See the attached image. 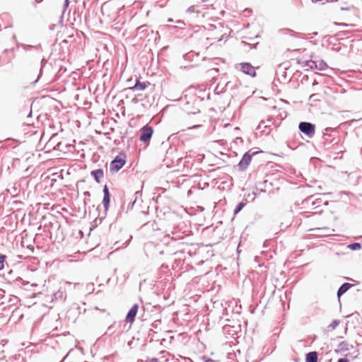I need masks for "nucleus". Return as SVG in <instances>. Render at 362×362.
Segmentation results:
<instances>
[{
    "label": "nucleus",
    "instance_id": "a19ab883",
    "mask_svg": "<svg viewBox=\"0 0 362 362\" xmlns=\"http://www.w3.org/2000/svg\"><path fill=\"white\" fill-rule=\"evenodd\" d=\"M194 9H195V6H189L188 8L187 11L188 12H194Z\"/></svg>",
    "mask_w": 362,
    "mask_h": 362
},
{
    "label": "nucleus",
    "instance_id": "a211bd4d",
    "mask_svg": "<svg viewBox=\"0 0 362 362\" xmlns=\"http://www.w3.org/2000/svg\"><path fill=\"white\" fill-rule=\"evenodd\" d=\"M273 124L272 119H268L267 120H262L258 127H257V129L260 130L261 132H264L265 129L270 127Z\"/></svg>",
    "mask_w": 362,
    "mask_h": 362
},
{
    "label": "nucleus",
    "instance_id": "412c9836",
    "mask_svg": "<svg viewBox=\"0 0 362 362\" xmlns=\"http://www.w3.org/2000/svg\"><path fill=\"white\" fill-rule=\"evenodd\" d=\"M338 347L341 351H347L350 349V345L346 341L340 342L338 345ZM351 348H353L352 345H351Z\"/></svg>",
    "mask_w": 362,
    "mask_h": 362
},
{
    "label": "nucleus",
    "instance_id": "b1692460",
    "mask_svg": "<svg viewBox=\"0 0 362 362\" xmlns=\"http://www.w3.org/2000/svg\"><path fill=\"white\" fill-rule=\"evenodd\" d=\"M280 33H281L283 35H286V36H288V37H292L293 34V30H291V29H288V28H284V29H281L279 30Z\"/></svg>",
    "mask_w": 362,
    "mask_h": 362
},
{
    "label": "nucleus",
    "instance_id": "f03ea898",
    "mask_svg": "<svg viewBox=\"0 0 362 362\" xmlns=\"http://www.w3.org/2000/svg\"><path fill=\"white\" fill-rule=\"evenodd\" d=\"M290 69V66H288V62H284L279 65L278 69L276 71V75L278 77V79L283 83L290 82L294 73L291 74V76L288 78L287 71Z\"/></svg>",
    "mask_w": 362,
    "mask_h": 362
},
{
    "label": "nucleus",
    "instance_id": "e433bc0d",
    "mask_svg": "<svg viewBox=\"0 0 362 362\" xmlns=\"http://www.w3.org/2000/svg\"><path fill=\"white\" fill-rule=\"evenodd\" d=\"M93 286H94L93 284H88L86 286L87 291H88L89 293L93 292L94 291Z\"/></svg>",
    "mask_w": 362,
    "mask_h": 362
},
{
    "label": "nucleus",
    "instance_id": "c03bdc74",
    "mask_svg": "<svg viewBox=\"0 0 362 362\" xmlns=\"http://www.w3.org/2000/svg\"><path fill=\"white\" fill-rule=\"evenodd\" d=\"M158 321H155L153 324H152V327L155 329H157L158 328Z\"/></svg>",
    "mask_w": 362,
    "mask_h": 362
},
{
    "label": "nucleus",
    "instance_id": "6ab92c4d",
    "mask_svg": "<svg viewBox=\"0 0 362 362\" xmlns=\"http://www.w3.org/2000/svg\"><path fill=\"white\" fill-rule=\"evenodd\" d=\"M318 355L316 351H310L306 354L305 362H317Z\"/></svg>",
    "mask_w": 362,
    "mask_h": 362
},
{
    "label": "nucleus",
    "instance_id": "72a5a7b5",
    "mask_svg": "<svg viewBox=\"0 0 362 362\" xmlns=\"http://www.w3.org/2000/svg\"><path fill=\"white\" fill-rule=\"evenodd\" d=\"M261 152L262 151H254V149L252 148V149H250L248 151H247L246 153L250 154V158H252L253 156H255L257 153H261Z\"/></svg>",
    "mask_w": 362,
    "mask_h": 362
},
{
    "label": "nucleus",
    "instance_id": "4468645a",
    "mask_svg": "<svg viewBox=\"0 0 362 362\" xmlns=\"http://www.w3.org/2000/svg\"><path fill=\"white\" fill-rule=\"evenodd\" d=\"M325 194H315V198H314V202H315V206H314V209H317L318 208H320L322 204H323V205L325 206H327L328 204V202L327 201H323L321 198V196L322 195H325Z\"/></svg>",
    "mask_w": 362,
    "mask_h": 362
},
{
    "label": "nucleus",
    "instance_id": "39448f33",
    "mask_svg": "<svg viewBox=\"0 0 362 362\" xmlns=\"http://www.w3.org/2000/svg\"><path fill=\"white\" fill-rule=\"evenodd\" d=\"M298 129L309 138H312L315 133V125L308 122H301L298 124Z\"/></svg>",
    "mask_w": 362,
    "mask_h": 362
},
{
    "label": "nucleus",
    "instance_id": "a878e982",
    "mask_svg": "<svg viewBox=\"0 0 362 362\" xmlns=\"http://www.w3.org/2000/svg\"><path fill=\"white\" fill-rule=\"evenodd\" d=\"M245 206V203L243 202L238 203L234 209L233 214L235 215L238 214L244 208Z\"/></svg>",
    "mask_w": 362,
    "mask_h": 362
},
{
    "label": "nucleus",
    "instance_id": "6e6d98bb",
    "mask_svg": "<svg viewBox=\"0 0 362 362\" xmlns=\"http://www.w3.org/2000/svg\"><path fill=\"white\" fill-rule=\"evenodd\" d=\"M323 209H320L319 211H316L315 213L322 212Z\"/></svg>",
    "mask_w": 362,
    "mask_h": 362
},
{
    "label": "nucleus",
    "instance_id": "f704fd0d",
    "mask_svg": "<svg viewBox=\"0 0 362 362\" xmlns=\"http://www.w3.org/2000/svg\"><path fill=\"white\" fill-rule=\"evenodd\" d=\"M40 47H41L40 44H38L36 46H34V47L35 49H38ZM23 47L24 48V49L28 50V49H30L31 47H33V46L29 45H23Z\"/></svg>",
    "mask_w": 362,
    "mask_h": 362
},
{
    "label": "nucleus",
    "instance_id": "09e8293b",
    "mask_svg": "<svg viewBox=\"0 0 362 362\" xmlns=\"http://www.w3.org/2000/svg\"><path fill=\"white\" fill-rule=\"evenodd\" d=\"M132 343H133V340H131V341H128L127 345L131 347L132 345Z\"/></svg>",
    "mask_w": 362,
    "mask_h": 362
},
{
    "label": "nucleus",
    "instance_id": "9d476101",
    "mask_svg": "<svg viewBox=\"0 0 362 362\" xmlns=\"http://www.w3.org/2000/svg\"><path fill=\"white\" fill-rule=\"evenodd\" d=\"M103 192V194H104L103 199V204L104 206V211L106 213L108 210L110 203V198H111L110 192L109 189L106 185L104 186Z\"/></svg>",
    "mask_w": 362,
    "mask_h": 362
},
{
    "label": "nucleus",
    "instance_id": "473e14b6",
    "mask_svg": "<svg viewBox=\"0 0 362 362\" xmlns=\"http://www.w3.org/2000/svg\"><path fill=\"white\" fill-rule=\"evenodd\" d=\"M141 194H142V192L141 191H136L134 194V201H135L136 202H137V201L141 199Z\"/></svg>",
    "mask_w": 362,
    "mask_h": 362
},
{
    "label": "nucleus",
    "instance_id": "6e6552de",
    "mask_svg": "<svg viewBox=\"0 0 362 362\" xmlns=\"http://www.w3.org/2000/svg\"><path fill=\"white\" fill-rule=\"evenodd\" d=\"M252 158H250V154L245 153L241 160L238 163L237 166L238 167L240 170L244 171L247 168Z\"/></svg>",
    "mask_w": 362,
    "mask_h": 362
},
{
    "label": "nucleus",
    "instance_id": "a18cd8bd",
    "mask_svg": "<svg viewBox=\"0 0 362 362\" xmlns=\"http://www.w3.org/2000/svg\"><path fill=\"white\" fill-rule=\"evenodd\" d=\"M4 293H5V291L2 289H0V298H4L5 297Z\"/></svg>",
    "mask_w": 362,
    "mask_h": 362
},
{
    "label": "nucleus",
    "instance_id": "393cba45",
    "mask_svg": "<svg viewBox=\"0 0 362 362\" xmlns=\"http://www.w3.org/2000/svg\"><path fill=\"white\" fill-rule=\"evenodd\" d=\"M339 320H334L327 327L329 330H334L340 324Z\"/></svg>",
    "mask_w": 362,
    "mask_h": 362
},
{
    "label": "nucleus",
    "instance_id": "aec40b11",
    "mask_svg": "<svg viewBox=\"0 0 362 362\" xmlns=\"http://www.w3.org/2000/svg\"><path fill=\"white\" fill-rule=\"evenodd\" d=\"M199 57V54L198 52H195L194 51H191L187 54H185L183 57L185 60L193 62L194 61V58H198ZM195 62H197L195 60Z\"/></svg>",
    "mask_w": 362,
    "mask_h": 362
},
{
    "label": "nucleus",
    "instance_id": "cd10ccee",
    "mask_svg": "<svg viewBox=\"0 0 362 362\" xmlns=\"http://www.w3.org/2000/svg\"><path fill=\"white\" fill-rule=\"evenodd\" d=\"M306 213H307L306 211H299L298 212V215L296 216V219H295L296 225V224H298V225H300L301 224L302 218L300 217V216H305Z\"/></svg>",
    "mask_w": 362,
    "mask_h": 362
},
{
    "label": "nucleus",
    "instance_id": "ddd939ff",
    "mask_svg": "<svg viewBox=\"0 0 362 362\" xmlns=\"http://www.w3.org/2000/svg\"><path fill=\"white\" fill-rule=\"evenodd\" d=\"M90 175L93 177L94 180L97 183H100L101 179L104 177V173L103 169L99 168L92 170L90 172Z\"/></svg>",
    "mask_w": 362,
    "mask_h": 362
},
{
    "label": "nucleus",
    "instance_id": "7c9ffc66",
    "mask_svg": "<svg viewBox=\"0 0 362 362\" xmlns=\"http://www.w3.org/2000/svg\"><path fill=\"white\" fill-rule=\"evenodd\" d=\"M115 332V325L112 324L107 327L106 334L112 335Z\"/></svg>",
    "mask_w": 362,
    "mask_h": 362
},
{
    "label": "nucleus",
    "instance_id": "5701e85b",
    "mask_svg": "<svg viewBox=\"0 0 362 362\" xmlns=\"http://www.w3.org/2000/svg\"><path fill=\"white\" fill-rule=\"evenodd\" d=\"M47 63V59H45V58L42 59L41 62H40L41 66H40V73H39L37 78L36 79L35 83H36L39 80V78L41 77V76L42 74L43 68L45 66Z\"/></svg>",
    "mask_w": 362,
    "mask_h": 362
},
{
    "label": "nucleus",
    "instance_id": "49530a36",
    "mask_svg": "<svg viewBox=\"0 0 362 362\" xmlns=\"http://www.w3.org/2000/svg\"><path fill=\"white\" fill-rule=\"evenodd\" d=\"M132 236H130V238H129L128 240H127L125 243H124V247H126V246L129 244V243L130 240L132 239Z\"/></svg>",
    "mask_w": 362,
    "mask_h": 362
},
{
    "label": "nucleus",
    "instance_id": "58836bf2",
    "mask_svg": "<svg viewBox=\"0 0 362 362\" xmlns=\"http://www.w3.org/2000/svg\"><path fill=\"white\" fill-rule=\"evenodd\" d=\"M21 282L23 284V285H24V286H25V285H28V284H29V282H25V281H23V280L21 278H20V277H18V278H17V279H16V283L17 284H18V283H21Z\"/></svg>",
    "mask_w": 362,
    "mask_h": 362
},
{
    "label": "nucleus",
    "instance_id": "f257e3e1",
    "mask_svg": "<svg viewBox=\"0 0 362 362\" xmlns=\"http://www.w3.org/2000/svg\"><path fill=\"white\" fill-rule=\"evenodd\" d=\"M310 57L311 56L309 54V53H307L304 54L303 59H299L297 57L296 60L297 64L301 65L302 66H308L312 69L315 68L320 71L327 69L328 66L323 60L316 61L309 59Z\"/></svg>",
    "mask_w": 362,
    "mask_h": 362
},
{
    "label": "nucleus",
    "instance_id": "c756f323",
    "mask_svg": "<svg viewBox=\"0 0 362 362\" xmlns=\"http://www.w3.org/2000/svg\"><path fill=\"white\" fill-rule=\"evenodd\" d=\"M6 259V256L3 254H0V270L4 269V262Z\"/></svg>",
    "mask_w": 362,
    "mask_h": 362
},
{
    "label": "nucleus",
    "instance_id": "9b49d317",
    "mask_svg": "<svg viewBox=\"0 0 362 362\" xmlns=\"http://www.w3.org/2000/svg\"><path fill=\"white\" fill-rule=\"evenodd\" d=\"M114 3L111 1H107L102 4L101 6V13L103 16H107V17H111L110 11L114 8Z\"/></svg>",
    "mask_w": 362,
    "mask_h": 362
},
{
    "label": "nucleus",
    "instance_id": "c85d7f7f",
    "mask_svg": "<svg viewBox=\"0 0 362 362\" xmlns=\"http://www.w3.org/2000/svg\"><path fill=\"white\" fill-rule=\"evenodd\" d=\"M307 189H310V187L299 186L297 188H296V194H303Z\"/></svg>",
    "mask_w": 362,
    "mask_h": 362
},
{
    "label": "nucleus",
    "instance_id": "79ce46f5",
    "mask_svg": "<svg viewBox=\"0 0 362 362\" xmlns=\"http://www.w3.org/2000/svg\"><path fill=\"white\" fill-rule=\"evenodd\" d=\"M69 0H65L64 4V9L67 8L69 6Z\"/></svg>",
    "mask_w": 362,
    "mask_h": 362
},
{
    "label": "nucleus",
    "instance_id": "8fccbe9b",
    "mask_svg": "<svg viewBox=\"0 0 362 362\" xmlns=\"http://www.w3.org/2000/svg\"><path fill=\"white\" fill-rule=\"evenodd\" d=\"M176 23H178V24H183L184 23V22L182 21H181V20L177 21Z\"/></svg>",
    "mask_w": 362,
    "mask_h": 362
},
{
    "label": "nucleus",
    "instance_id": "c9c22d12",
    "mask_svg": "<svg viewBox=\"0 0 362 362\" xmlns=\"http://www.w3.org/2000/svg\"><path fill=\"white\" fill-rule=\"evenodd\" d=\"M8 302L11 304L14 305L18 302V298L16 296H13V297L8 296Z\"/></svg>",
    "mask_w": 362,
    "mask_h": 362
},
{
    "label": "nucleus",
    "instance_id": "de8ad7c7",
    "mask_svg": "<svg viewBox=\"0 0 362 362\" xmlns=\"http://www.w3.org/2000/svg\"><path fill=\"white\" fill-rule=\"evenodd\" d=\"M151 362H158V359L157 358H153L151 360Z\"/></svg>",
    "mask_w": 362,
    "mask_h": 362
},
{
    "label": "nucleus",
    "instance_id": "2eb2a0df",
    "mask_svg": "<svg viewBox=\"0 0 362 362\" xmlns=\"http://www.w3.org/2000/svg\"><path fill=\"white\" fill-rule=\"evenodd\" d=\"M149 84V82H141L137 78L134 86L129 88V89L132 90H144L147 87V85Z\"/></svg>",
    "mask_w": 362,
    "mask_h": 362
},
{
    "label": "nucleus",
    "instance_id": "bb28decb",
    "mask_svg": "<svg viewBox=\"0 0 362 362\" xmlns=\"http://www.w3.org/2000/svg\"><path fill=\"white\" fill-rule=\"evenodd\" d=\"M148 30V26L146 25H143L139 26L137 28V34H144L146 35Z\"/></svg>",
    "mask_w": 362,
    "mask_h": 362
},
{
    "label": "nucleus",
    "instance_id": "dca6fc26",
    "mask_svg": "<svg viewBox=\"0 0 362 362\" xmlns=\"http://www.w3.org/2000/svg\"><path fill=\"white\" fill-rule=\"evenodd\" d=\"M353 286V284L350 283H344L337 291V297L339 298L342 295H344L349 289H350Z\"/></svg>",
    "mask_w": 362,
    "mask_h": 362
},
{
    "label": "nucleus",
    "instance_id": "0eeeda50",
    "mask_svg": "<svg viewBox=\"0 0 362 362\" xmlns=\"http://www.w3.org/2000/svg\"><path fill=\"white\" fill-rule=\"evenodd\" d=\"M239 67L240 70L247 75H249L252 77H255L257 75L255 68L249 62H243L238 64L236 66V68L238 69Z\"/></svg>",
    "mask_w": 362,
    "mask_h": 362
},
{
    "label": "nucleus",
    "instance_id": "423d86ee",
    "mask_svg": "<svg viewBox=\"0 0 362 362\" xmlns=\"http://www.w3.org/2000/svg\"><path fill=\"white\" fill-rule=\"evenodd\" d=\"M153 134V127L148 124H146L140 129L139 140L144 144L148 143Z\"/></svg>",
    "mask_w": 362,
    "mask_h": 362
},
{
    "label": "nucleus",
    "instance_id": "4be33fe9",
    "mask_svg": "<svg viewBox=\"0 0 362 362\" xmlns=\"http://www.w3.org/2000/svg\"><path fill=\"white\" fill-rule=\"evenodd\" d=\"M348 248H349L351 250H359L361 249V245L359 243H352L347 246Z\"/></svg>",
    "mask_w": 362,
    "mask_h": 362
},
{
    "label": "nucleus",
    "instance_id": "603ef678",
    "mask_svg": "<svg viewBox=\"0 0 362 362\" xmlns=\"http://www.w3.org/2000/svg\"><path fill=\"white\" fill-rule=\"evenodd\" d=\"M168 22H169V23L173 22V20L172 18H168Z\"/></svg>",
    "mask_w": 362,
    "mask_h": 362
},
{
    "label": "nucleus",
    "instance_id": "4c0bfd02",
    "mask_svg": "<svg viewBox=\"0 0 362 362\" xmlns=\"http://www.w3.org/2000/svg\"><path fill=\"white\" fill-rule=\"evenodd\" d=\"M136 202L134 200L132 201H130V202L129 203L128 206H127V210H131L133 209L134 204H136Z\"/></svg>",
    "mask_w": 362,
    "mask_h": 362
},
{
    "label": "nucleus",
    "instance_id": "4d7b16f0",
    "mask_svg": "<svg viewBox=\"0 0 362 362\" xmlns=\"http://www.w3.org/2000/svg\"><path fill=\"white\" fill-rule=\"evenodd\" d=\"M31 115H32V112L30 111V112H29V114H28V117L31 116Z\"/></svg>",
    "mask_w": 362,
    "mask_h": 362
},
{
    "label": "nucleus",
    "instance_id": "13d9d810",
    "mask_svg": "<svg viewBox=\"0 0 362 362\" xmlns=\"http://www.w3.org/2000/svg\"><path fill=\"white\" fill-rule=\"evenodd\" d=\"M208 362H214V361L210 359V360L208 361Z\"/></svg>",
    "mask_w": 362,
    "mask_h": 362
},
{
    "label": "nucleus",
    "instance_id": "f8f14e48",
    "mask_svg": "<svg viewBox=\"0 0 362 362\" xmlns=\"http://www.w3.org/2000/svg\"><path fill=\"white\" fill-rule=\"evenodd\" d=\"M314 195H308L306 198L301 200V204L306 209H314Z\"/></svg>",
    "mask_w": 362,
    "mask_h": 362
},
{
    "label": "nucleus",
    "instance_id": "864d4df0",
    "mask_svg": "<svg viewBox=\"0 0 362 362\" xmlns=\"http://www.w3.org/2000/svg\"><path fill=\"white\" fill-rule=\"evenodd\" d=\"M299 201H300L299 199H298V200H297V201H296V205H299V203H298V202H299Z\"/></svg>",
    "mask_w": 362,
    "mask_h": 362
},
{
    "label": "nucleus",
    "instance_id": "f3484780",
    "mask_svg": "<svg viewBox=\"0 0 362 362\" xmlns=\"http://www.w3.org/2000/svg\"><path fill=\"white\" fill-rule=\"evenodd\" d=\"M66 298V291L60 288L54 293L52 300H64Z\"/></svg>",
    "mask_w": 362,
    "mask_h": 362
},
{
    "label": "nucleus",
    "instance_id": "5fc2aeb1",
    "mask_svg": "<svg viewBox=\"0 0 362 362\" xmlns=\"http://www.w3.org/2000/svg\"><path fill=\"white\" fill-rule=\"evenodd\" d=\"M312 35H313V36H315V35H317V33H316V32H315V33H313Z\"/></svg>",
    "mask_w": 362,
    "mask_h": 362
},
{
    "label": "nucleus",
    "instance_id": "ea45409f",
    "mask_svg": "<svg viewBox=\"0 0 362 362\" xmlns=\"http://www.w3.org/2000/svg\"><path fill=\"white\" fill-rule=\"evenodd\" d=\"M337 362H349L346 358H341Z\"/></svg>",
    "mask_w": 362,
    "mask_h": 362
},
{
    "label": "nucleus",
    "instance_id": "2f4dec72",
    "mask_svg": "<svg viewBox=\"0 0 362 362\" xmlns=\"http://www.w3.org/2000/svg\"><path fill=\"white\" fill-rule=\"evenodd\" d=\"M341 11H352L354 13L357 12L356 8L354 6H350L348 7H341Z\"/></svg>",
    "mask_w": 362,
    "mask_h": 362
},
{
    "label": "nucleus",
    "instance_id": "20e7f679",
    "mask_svg": "<svg viewBox=\"0 0 362 362\" xmlns=\"http://www.w3.org/2000/svg\"><path fill=\"white\" fill-rule=\"evenodd\" d=\"M310 45L311 42L304 38L302 33L296 32V53L301 50L305 52V54L308 53L307 49Z\"/></svg>",
    "mask_w": 362,
    "mask_h": 362
},
{
    "label": "nucleus",
    "instance_id": "3c124183",
    "mask_svg": "<svg viewBox=\"0 0 362 362\" xmlns=\"http://www.w3.org/2000/svg\"><path fill=\"white\" fill-rule=\"evenodd\" d=\"M338 0H326L327 2H336Z\"/></svg>",
    "mask_w": 362,
    "mask_h": 362
},
{
    "label": "nucleus",
    "instance_id": "37998d69",
    "mask_svg": "<svg viewBox=\"0 0 362 362\" xmlns=\"http://www.w3.org/2000/svg\"><path fill=\"white\" fill-rule=\"evenodd\" d=\"M339 26H341V27H348L350 25L347 24V23H338L337 24Z\"/></svg>",
    "mask_w": 362,
    "mask_h": 362
},
{
    "label": "nucleus",
    "instance_id": "7ed1b4c3",
    "mask_svg": "<svg viewBox=\"0 0 362 362\" xmlns=\"http://www.w3.org/2000/svg\"><path fill=\"white\" fill-rule=\"evenodd\" d=\"M126 163V155L120 153L117 155L110 163V171L117 173Z\"/></svg>",
    "mask_w": 362,
    "mask_h": 362
},
{
    "label": "nucleus",
    "instance_id": "1a4fd4ad",
    "mask_svg": "<svg viewBox=\"0 0 362 362\" xmlns=\"http://www.w3.org/2000/svg\"><path fill=\"white\" fill-rule=\"evenodd\" d=\"M139 310V305L134 304L133 306L130 308V310L128 311L126 317L125 321L127 322L132 323L135 321V318L136 316V314L138 313Z\"/></svg>",
    "mask_w": 362,
    "mask_h": 362
}]
</instances>
